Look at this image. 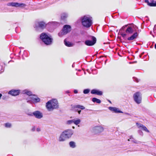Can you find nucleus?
Segmentation results:
<instances>
[{"instance_id":"18","label":"nucleus","mask_w":156,"mask_h":156,"mask_svg":"<svg viewBox=\"0 0 156 156\" xmlns=\"http://www.w3.org/2000/svg\"><path fill=\"white\" fill-rule=\"evenodd\" d=\"M109 109L115 113H122V112L119 110V109L115 107H110L108 108Z\"/></svg>"},{"instance_id":"16","label":"nucleus","mask_w":156,"mask_h":156,"mask_svg":"<svg viewBox=\"0 0 156 156\" xmlns=\"http://www.w3.org/2000/svg\"><path fill=\"white\" fill-rule=\"evenodd\" d=\"M134 26H133L132 27H127L126 31V33L128 34H132L134 31Z\"/></svg>"},{"instance_id":"6","label":"nucleus","mask_w":156,"mask_h":156,"mask_svg":"<svg viewBox=\"0 0 156 156\" xmlns=\"http://www.w3.org/2000/svg\"><path fill=\"white\" fill-rule=\"evenodd\" d=\"M27 102L28 103H31V102L34 103H37L39 102L40 101V99L37 96L35 95H33L29 97V99H27Z\"/></svg>"},{"instance_id":"5","label":"nucleus","mask_w":156,"mask_h":156,"mask_svg":"<svg viewBox=\"0 0 156 156\" xmlns=\"http://www.w3.org/2000/svg\"><path fill=\"white\" fill-rule=\"evenodd\" d=\"M88 39L86 40L85 42V44L88 46H92L94 45L96 42V38L93 36H90L88 37Z\"/></svg>"},{"instance_id":"17","label":"nucleus","mask_w":156,"mask_h":156,"mask_svg":"<svg viewBox=\"0 0 156 156\" xmlns=\"http://www.w3.org/2000/svg\"><path fill=\"white\" fill-rule=\"evenodd\" d=\"M91 93L92 94H95L98 95H101L102 94V92L101 91L97 89H93L91 90Z\"/></svg>"},{"instance_id":"47","label":"nucleus","mask_w":156,"mask_h":156,"mask_svg":"<svg viewBox=\"0 0 156 156\" xmlns=\"http://www.w3.org/2000/svg\"><path fill=\"white\" fill-rule=\"evenodd\" d=\"M108 101L110 103H111V101H110L109 100Z\"/></svg>"},{"instance_id":"44","label":"nucleus","mask_w":156,"mask_h":156,"mask_svg":"<svg viewBox=\"0 0 156 156\" xmlns=\"http://www.w3.org/2000/svg\"><path fill=\"white\" fill-rule=\"evenodd\" d=\"M126 114H127V115H129V113H126Z\"/></svg>"},{"instance_id":"24","label":"nucleus","mask_w":156,"mask_h":156,"mask_svg":"<svg viewBox=\"0 0 156 156\" xmlns=\"http://www.w3.org/2000/svg\"><path fill=\"white\" fill-rule=\"evenodd\" d=\"M68 16V14L65 12L63 13L61 15V17L62 19H65Z\"/></svg>"},{"instance_id":"14","label":"nucleus","mask_w":156,"mask_h":156,"mask_svg":"<svg viewBox=\"0 0 156 156\" xmlns=\"http://www.w3.org/2000/svg\"><path fill=\"white\" fill-rule=\"evenodd\" d=\"M20 90H14L12 89L9 91L8 94L11 95L12 96H16L19 95L20 93Z\"/></svg>"},{"instance_id":"12","label":"nucleus","mask_w":156,"mask_h":156,"mask_svg":"<svg viewBox=\"0 0 156 156\" xmlns=\"http://www.w3.org/2000/svg\"><path fill=\"white\" fill-rule=\"evenodd\" d=\"M63 132L67 138L70 137L73 133V131L71 129L66 130Z\"/></svg>"},{"instance_id":"42","label":"nucleus","mask_w":156,"mask_h":156,"mask_svg":"<svg viewBox=\"0 0 156 156\" xmlns=\"http://www.w3.org/2000/svg\"><path fill=\"white\" fill-rule=\"evenodd\" d=\"M2 96V94H1L0 93V99H1Z\"/></svg>"},{"instance_id":"31","label":"nucleus","mask_w":156,"mask_h":156,"mask_svg":"<svg viewBox=\"0 0 156 156\" xmlns=\"http://www.w3.org/2000/svg\"><path fill=\"white\" fill-rule=\"evenodd\" d=\"M5 127L7 128H10L11 126V124L9 123H6L5 124Z\"/></svg>"},{"instance_id":"26","label":"nucleus","mask_w":156,"mask_h":156,"mask_svg":"<svg viewBox=\"0 0 156 156\" xmlns=\"http://www.w3.org/2000/svg\"><path fill=\"white\" fill-rule=\"evenodd\" d=\"M70 147L72 148H74L76 147L75 143L73 141H71L69 143Z\"/></svg>"},{"instance_id":"46","label":"nucleus","mask_w":156,"mask_h":156,"mask_svg":"<svg viewBox=\"0 0 156 156\" xmlns=\"http://www.w3.org/2000/svg\"><path fill=\"white\" fill-rule=\"evenodd\" d=\"M72 128H73V129H74L75 128V127H74V126H73Z\"/></svg>"},{"instance_id":"13","label":"nucleus","mask_w":156,"mask_h":156,"mask_svg":"<svg viewBox=\"0 0 156 156\" xmlns=\"http://www.w3.org/2000/svg\"><path fill=\"white\" fill-rule=\"evenodd\" d=\"M8 5H11L12 6L24 7L26 6V5L23 3H18L12 2L8 4Z\"/></svg>"},{"instance_id":"20","label":"nucleus","mask_w":156,"mask_h":156,"mask_svg":"<svg viewBox=\"0 0 156 156\" xmlns=\"http://www.w3.org/2000/svg\"><path fill=\"white\" fill-rule=\"evenodd\" d=\"M64 133L62 132L60 135L58 139V140L59 141H64L67 139Z\"/></svg>"},{"instance_id":"9","label":"nucleus","mask_w":156,"mask_h":156,"mask_svg":"<svg viewBox=\"0 0 156 156\" xmlns=\"http://www.w3.org/2000/svg\"><path fill=\"white\" fill-rule=\"evenodd\" d=\"M28 115L31 116L34 115L36 118L38 119H40L43 117L42 113L38 111H34L33 113L28 114Z\"/></svg>"},{"instance_id":"35","label":"nucleus","mask_w":156,"mask_h":156,"mask_svg":"<svg viewBox=\"0 0 156 156\" xmlns=\"http://www.w3.org/2000/svg\"><path fill=\"white\" fill-rule=\"evenodd\" d=\"M134 80L136 82H139L138 80L136 78L134 77L133 78Z\"/></svg>"},{"instance_id":"11","label":"nucleus","mask_w":156,"mask_h":156,"mask_svg":"<svg viewBox=\"0 0 156 156\" xmlns=\"http://www.w3.org/2000/svg\"><path fill=\"white\" fill-rule=\"evenodd\" d=\"M104 128L102 126H96L94 127L93 129V132L95 133H98L102 132Z\"/></svg>"},{"instance_id":"21","label":"nucleus","mask_w":156,"mask_h":156,"mask_svg":"<svg viewBox=\"0 0 156 156\" xmlns=\"http://www.w3.org/2000/svg\"><path fill=\"white\" fill-rule=\"evenodd\" d=\"M138 33L137 32H136L134 33L130 37H129L127 38V40L129 41L133 40L136 38V37L138 36Z\"/></svg>"},{"instance_id":"40","label":"nucleus","mask_w":156,"mask_h":156,"mask_svg":"<svg viewBox=\"0 0 156 156\" xmlns=\"http://www.w3.org/2000/svg\"><path fill=\"white\" fill-rule=\"evenodd\" d=\"M78 113L79 114H80V113H81V110H78Z\"/></svg>"},{"instance_id":"43","label":"nucleus","mask_w":156,"mask_h":156,"mask_svg":"<svg viewBox=\"0 0 156 156\" xmlns=\"http://www.w3.org/2000/svg\"><path fill=\"white\" fill-rule=\"evenodd\" d=\"M154 47L156 49V44H155Z\"/></svg>"},{"instance_id":"25","label":"nucleus","mask_w":156,"mask_h":156,"mask_svg":"<svg viewBox=\"0 0 156 156\" xmlns=\"http://www.w3.org/2000/svg\"><path fill=\"white\" fill-rule=\"evenodd\" d=\"M64 43L68 47H71L72 46V44L69 42L67 41L66 40H65L64 41Z\"/></svg>"},{"instance_id":"7","label":"nucleus","mask_w":156,"mask_h":156,"mask_svg":"<svg viewBox=\"0 0 156 156\" xmlns=\"http://www.w3.org/2000/svg\"><path fill=\"white\" fill-rule=\"evenodd\" d=\"M133 98L135 102L139 104L141 103L142 97L141 93L139 92H136L133 95Z\"/></svg>"},{"instance_id":"3","label":"nucleus","mask_w":156,"mask_h":156,"mask_svg":"<svg viewBox=\"0 0 156 156\" xmlns=\"http://www.w3.org/2000/svg\"><path fill=\"white\" fill-rule=\"evenodd\" d=\"M40 38L45 44L48 45L51 44L53 40L50 36L44 33L41 34Z\"/></svg>"},{"instance_id":"41","label":"nucleus","mask_w":156,"mask_h":156,"mask_svg":"<svg viewBox=\"0 0 156 156\" xmlns=\"http://www.w3.org/2000/svg\"><path fill=\"white\" fill-rule=\"evenodd\" d=\"M66 93H70V92L69 90H67V91H66Z\"/></svg>"},{"instance_id":"4","label":"nucleus","mask_w":156,"mask_h":156,"mask_svg":"<svg viewBox=\"0 0 156 156\" xmlns=\"http://www.w3.org/2000/svg\"><path fill=\"white\" fill-rule=\"evenodd\" d=\"M71 30V27L69 25H65L63 27L62 31L58 33V35L60 37L62 36L63 35L67 34Z\"/></svg>"},{"instance_id":"8","label":"nucleus","mask_w":156,"mask_h":156,"mask_svg":"<svg viewBox=\"0 0 156 156\" xmlns=\"http://www.w3.org/2000/svg\"><path fill=\"white\" fill-rule=\"evenodd\" d=\"M46 25L47 24L43 21L39 22L36 23L35 27L36 29L39 28L43 29L45 28Z\"/></svg>"},{"instance_id":"2","label":"nucleus","mask_w":156,"mask_h":156,"mask_svg":"<svg viewBox=\"0 0 156 156\" xmlns=\"http://www.w3.org/2000/svg\"><path fill=\"white\" fill-rule=\"evenodd\" d=\"M46 107L49 111L58 108V101L56 99L49 101L46 103Z\"/></svg>"},{"instance_id":"34","label":"nucleus","mask_w":156,"mask_h":156,"mask_svg":"<svg viewBox=\"0 0 156 156\" xmlns=\"http://www.w3.org/2000/svg\"><path fill=\"white\" fill-rule=\"evenodd\" d=\"M127 27V26L122 27V28L120 29V31H122V30H124L125 29H126V27Z\"/></svg>"},{"instance_id":"33","label":"nucleus","mask_w":156,"mask_h":156,"mask_svg":"<svg viewBox=\"0 0 156 156\" xmlns=\"http://www.w3.org/2000/svg\"><path fill=\"white\" fill-rule=\"evenodd\" d=\"M121 35L122 37H124L126 35V34L124 33H122L121 34Z\"/></svg>"},{"instance_id":"30","label":"nucleus","mask_w":156,"mask_h":156,"mask_svg":"<svg viewBox=\"0 0 156 156\" xmlns=\"http://www.w3.org/2000/svg\"><path fill=\"white\" fill-rule=\"evenodd\" d=\"M90 90L89 89H84L83 91V93L84 94H87L90 92Z\"/></svg>"},{"instance_id":"48","label":"nucleus","mask_w":156,"mask_h":156,"mask_svg":"<svg viewBox=\"0 0 156 156\" xmlns=\"http://www.w3.org/2000/svg\"><path fill=\"white\" fill-rule=\"evenodd\" d=\"M140 58H141V55H140Z\"/></svg>"},{"instance_id":"15","label":"nucleus","mask_w":156,"mask_h":156,"mask_svg":"<svg viewBox=\"0 0 156 156\" xmlns=\"http://www.w3.org/2000/svg\"><path fill=\"white\" fill-rule=\"evenodd\" d=\"M136 124L138 128L141 129L147 132H149V130L147 129L146 127L144 126L143 125L138 123V122L136 123Z\"/></svg>"},{"instance_id":"29","label":"nucleus","mask_w":156,"mask_h":156,"mask_svg":"<svg viewBox=\"0 0 156 156\" xmlns=\"http://www.w3.org/2000/svg\"><path fill=\"white\" fill-rule=\"evenodd\" d=\"M130 139L131 140V141L135 143H137L136 141L133 138L132 136H130Z\"/></svg>"},{"instance_id":"39","label":"nucleus","mask_w":156,"mask_h":156,"mask_svg":"<svg viewBox=\"0 0 156 156\" xmlns=\"http://www.w3.org/2000/svg\"><path fill=\"white\" fill-rule=\"evenodd\" d=\"M37 130L38 132H39L41 130L40 128H37Z\"/></svg>"},{"instance_id":"28","label":"nucleus","mask_w":156,"mask_h":156,"mask_svg":"<svg viewBox=\"0 0 156 156\" xmlns=\"http://www.w3.org/2000/svg\"><path fill=\"white\" fill-rule=\"evenodd\" d=\"M153 2L154 1L152 2H149L148 5L150 6H156V2L154 3Z\"/></svg>"},{"instance_id":"38","label":"nucleus","mask_w":156,"mask_h":156,"mask_svg":"<svg viewBox=\"0 0 156 156\" xmlns=\"http://www.w3.org/2000/svg\"><path fill=\"white\" fill-rule=\"evenodd\" d=\"M35 130V127H33V128L32 129V131H34Z\"/></svg>"},{"instance_id":"1","label":"nucleus","mask_w":156,"mask_h":156,"mask_svg":"<svg viewBox=\"0 0 156 156\" xmlns=\"http://www.w3.org/2000/svg\"><path fill=\"white\" fill-rule=\"evenodd\" d=\"M82 25L87 28L90 27L92 24V18L89 15H85L81 18Z\"/></svg>"},{"instance_id":"19","label":"nucleus","mask_w":156,"mask_h":156,"mask_svg":"<svg viewBox=\"0 0 156 156\" xmlns=\"http://www.w3.org/2000/svg\"><path fill=\"white\" fill-rule=\"evenodd\" d=\"M48 24L53 28H55L56 27L59 25L58 23L56 22H51L49 23Z\"/></svg>"},{"instance_id":"37","label":"nucleus","mask_w":156,"mask_h":156,"mask_svg":"<svg viewBox=\"0 0 156 156\" xmlns=\"http://www.w3.org/2000/svg\"><path fill=\"white\" fill-rule=\"evenodd\" d=\"M145 2L147 3V5H148V4L149 3V2L148 0H145Z\"/></svg>"},{"instance_id":"22","label":"nucleus","mask_w":156,"mask_h":156,"mask_svg":"<svg viewBox=\"0 0 156 156\" xmlns=\"http://www.w3.org/2000/svg\"><path fill=\"white\" fill-rule=\"evenodd\" d=\"M22 93L23 94H26L28 95L31 97L32 95V93L28 90H25L22 91Z\"/></svg>"},{"instance_id":"45","label":"nucleus","mask_w":156,"mask_h":156,"mask_svg":"<svg viewBox=\"0 0 156 156\" xmlns=\"http://www.w3.org/2000/svg\"><path fill=\"white\" fill-rule=\"evenodd\" d=\"M128 141H131V140L130 139V138L128 140Z\"/></svg>"},{"instance_id":"32","label":"nucleus","mask_w":156,"mask_h":156,"mask_svg":"<svg viewBox=\"0 0 156 156\" xmlns=\"http://www.w3.org/2000/svg\"><path fill=\"white\" fill-rule=\"evenodd\" d=\"M138 132L141 135V136H143V132H142V131L140 130H139L138 131Z\"/></svg>"},{"instance_id":"23","label":"nucleus","mask_w":156,"mask_h":156,"mask_svg":"<svg viewBox=\"0 0 156 156\" xmlns=\"http://www.w3.org/2000/svg\"><path fill=\"white\" fill-rule=\"evenodd\" d=\"M92 101L94 102H96L98 104H100L101 103V100L96 98H93L92 99Z\"/></svg>"},{"instance_id":"36","label":"nucleus","mask_w":156,"mask_h":156,"mask_svg":"<svg viewBox=\"0 0 156 156\" xmlns=\"http://www.w3.org/2000/svg\"><path fill=\"white\" fill-rule=\"evenodd\" d=\"M74 92L75 94H77L78 93L77 90H74Z\"/></svg>"},{"instance_id":"10","label":"nucleus","mask_w":156,"mask_h":156,"mask_svg":"<svg viewBox=\"0 0 156 156\" xmlns=\"http://www.w3.org/2000/svg\"><path fill=\"white\" fill-rule=\"evenodd\" d=\"M80 122L81 120L80 119H76L67 121L66 122V124L68 125H70L74 123L75 125H77L80 123Z\"/></svg>"},{"instance_id":"27","label":"nucleus","mask_w":156,"mask_h":156,"mask_svg":"<svg viewBox=\"0 0 156 156\" xmlns=\"http://www.w3.org/2000/svg\"><path fill=\"white\" fill-rule=\"evenodd\" d=\"M75 108H79L81 109V110H83L85 108V107L84 106L80 105H76L75 106Z\"/></svg>"}]
</instances>
